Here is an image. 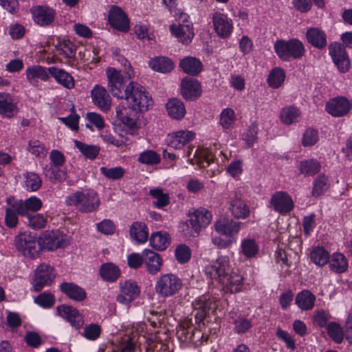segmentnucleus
<instances>
[{
  "mask_svg": "<svg viewBox=\"0 0 352 352\" xmlns=\"http://www.w3.org/2000/svg\"><path fill=\"white\" fill-rule=\"evenodd\" d=\"M17 250L25 256L35 258L39 252V241L36 234L30 232H23L15 239Z\"/></svg>",
  "mask_w": 352,
  "mask_h": 352,
  "instance_id": "423d86ee",
  "label": "nucleus"
},
{
  "mask_svg": "<svg viewBox=\"0 0 352 352\" xmlns=\"http://www.w3.org/2000/svg\"><path fill=\"white\" fill-rule=\"evenodd\" d=\"M34 21L38 25H50L56 17V11L47 6H34L30 9Z\"/></svg>",
  "mask_w": 352,
  "mask_h": 352,
  "instance_id": "f8f14e48",
  "label": "nucleus"
},
{
  "mask_svg": "<svg viewBox=\"0 0 352 352\" xmlns=\"http://www.w3.org/2000/svg\"><path fill=\"white\" fill-rule=\"evenodd\" d=\"M329 183L327 177L324 174L319 175L314 182L311 194L314 197L323 195L329 188Z\"/></svg>",
  "mask_w": 352,
  "mask_h": 352,
  "instance_id": "c03bdc74",
  "label": "nucleus"
},
{
  "mask_svg": "<svg viewBox=\"0 0 352 352\" xmlns=\"http://www.w3.org/2000/svg\"><path fill=\"white\" fill-rule=\"evenodd\" d=\"M235 121L234 111L230 108L224 109L220 115L219 124L223 129H229Z\"/></svg>",
  "mask_w": 352,
  "mask_h": 352,
  "instance_id": "13d9d810",
  "label": "nucleus"
},
{
  "mask_svg": "<svg viewBox=\"0 0 352 352\" xmlns=\"http://www.w3.org/2000/svg\"><path fill=\"white\" fill-rule=\"evenodd\" d=\"M160 155L153 150H146L140 153L138 161L143 164L154 165L160 162Z\"/></svg>",
  "mask_w": 352,
  "mask_h": 352,
  "instance_id": "603ef678",
  "label": "nucleus"
},
{
  "mask_svg": "<svg viewBox=\"0 0 352 352\" xmlns=\"http://www.w3.org/2000/svg\"><path fill=\"white\" fill-rule=\"evenodd\" d=\"M168 115L173 119L180 120L186 114V109L182 100L177 98L170 99L166 103Z\"/></svg>",
  "mask_w": 352,
  "mask_h": 352,
  "instance_id": "c9c22d12",
  "label": "nucleus"
},
{
  "mask_svg": "<svg viewBox=\"0 0 352 352\" xmlns=\"http://www.w3.org/2000/svg\"><path fill=\"white\" fill-rule=\"evenodd\" d=\"M142 254L146 270L151 274H157L162 265V258L160 255L147 249L142 252Z\"/></svg>",
  "mask_w": 352,
  "mask_h": 352,
  "instance_id": "a878e982",
  "label": "nucleus"
},
{
  "mask_svg": "<svg viewBox=\"0 0 352 352\" xmlns=\"http://www.w3.org/2000/svg\"><path fill=\"white\" fill-rule=\"evenodd\" d=\"M131 238L139 243H145L148 236V230L144 223L134 222L130 228Z\"/></svg>",
  "mask_w": 352,
  "mask_h": 352,
  "instance_id": "4c0bfd02",
  "label": "nucleus"
},
{
  "mask_svg": "<svg viewBox=\"0 0 352 352\" xmlns=\"http://www.w3.org/2000/svg\"><path fill=\"white\" fill-rule=\"evenodd\" d=\"M108 20L110 25L115 29L126 32L129 30V21L122 9L116 6H112L109 11Z\"/></svg>",
  "mask_w": 352,
  "mask_h": 352,
  "instance_id": "4468645a",
  "label": "nucleus"
},
{
  "mask_svg": "<svg viewBox=\"0 0 352 352\" xmlns=\"http://www.w3.org/2000/svg\"><path fill=\"white\" fill-rule=\"evenodd\" d=\"M91 97L95 105L104 111L111 107V98L104 87L96 85L91 91Z\"/></svg>",
  "mask_w": 352,
  "mask_h": 352,
  "instance_id": "4be33fe9",
  "label": "nucleus"
},
{
  "mask_svg": "<svg viewBox=\"0 0 352 352\" xmlns=\"http://www.w3.org/2000/svg\"><path fill=\"white\" fill-rule=\"evenodd\" d=\"M232 322L234 324L235 332L239 334L247 332L252 327L251 321L247 318L240 317L233 320Z\"/></svg>",
  "mask_w": 352,
  "mask_h": 352,
  "instance_id": "69168bd1",
  "label": "nucleus"
},
{
  "mask_svg": "<svg viewBox=\"0 0 352 352\" xmlns=\"http://www.w3.org/2000/svg\"><path fill=\"white\" fill-rule=\"evenodd\" d=\"M327 331L329 336L336 342L340 343L343 340V331L338 324L330 322L327 325Z\"/></svg>",
  "mask_w": 352,
  "mask_h": 352,
  "instance_id": "052dcab7",
  "label": "nucleus"
},
{
  "mask_svg": "<svg viewBox=\"0 0 352 352\" xmlns=\"http://www.w3.org/2000/svg\"><path fill=\"white\" fill-rule=\"evenodd\" d=\"M75 146L87 158L95 159L100 152V147L96 145H89L78 140H74Z\"/></svg>",
  "mask_w": 352,
  "mask_h": 352,
  "instance_id": "49530a36",
  "label": "nucleus"
},
{
  "mask_svg": "<svg viewBox=\"0 0 352 352\" xmlns=\"http://www.w3.org/2000/svg\"><path fill=\"white\" fill-rule=\"evenodd\" d=\"M149 195L157 199L153 202V204L158 208L166 206L169 204L168 194L163 192L162 189L160 188L151 189Z\"/></svg>",
  "mask_w": 352,
  "mask_h": 352,
  "instance_id": "3c124183",
  "label": "nucleus"
},
{
  "mask_svg": "<svg viewBox=\"0 0 352 352\" xmlns=\"http://www.w3.org/2000/svg\"><path fill=\"white\" fill-rule=\"evenodd\" d=\"M194 157H196L195 164L201 168H206L214 161L213 154L208 149H197L194 153Z\"/></svg>",
  "mask_w": 352,
  "mask_h": 352,
  "instance_id": "a18cd8bd",
  "label": "nucleus"
},
{
  "mask_svg": "<svg viewBox=\"0 0 352 352\" xmlns=\"http://www.w3.org/2000/svg\"><path fill=\"white\" fill-rule=\"evenodd\" d=\"M60 291L69 298L81 302L87 297L85 290L74 283L64 282L60 285Z\"/></svg>",
  "mask_w": 352,
  "mask_h": 352,
  "instance_id": "bb28decb",
  "label": "nucleus"
},
{
  "mask_svg": "<svg viewBox=\"0 0 352 352\" xmlns=\"http://www.w3.org/2000/svg\"><path fill=\"white\" fill-rule=\"evenodd\" d=\"M126 94L124 98L128 105H118L116 107V116L124 124L131 129L137 127L138 114L146 111L153 104L150 94L146 91L144 87L130 82L126 87Z\"/></svg>",
  "mask_w": 352,
  "mask_h": 352,
  "instance_id": "f257e3e1",
  "label": "nucleus"
},
{
  "mask_svg": "<svg viewBox=\"0 0 352 352\" xmlns=\"http://www.w3.org/2000/svg\"><path fill=\"white\" fill-rule=\"evenodd\" d=\"M300 115L301 113L298 109L294 107H287L281 110L280 118L282 122L289 125L298 122Z\"/></svg>",
  "mask_w": 352,
  "mask_h": 352,
  "instance_id": "79ce46f5",
  "label": "nucleus"
},
{
  "mask_svg": "<svg viewBox=\"0 0 352 352\" xmlns=\"http://www.w3.org/2000/svg\"><path fill=\"white\" fill-rule=\"evenodd\" d=\"M195 134L189 131H179L170 138L169 146L175 149H181L194 138Z\"/></svg>",
  "mask_w": 352,
  "mask_h": 352,
  "instance_id": "473e14b6",
  "label": "nucleus"
},
{
  "mask_svg": "<svg viewBox=\"0 0 352 352\" xmlns=\"http://www.w3.org/2000/svg\"><path fill=\"white\" fill-rule=\"evenodd\" d=\"M26 77L28 80L33 85H36L37 81L36 78H39L43 81L49 79V70L40 65H34L27 68Z\"/></svg>",
  "mask_w": 352,
  "mask_h": 352,
  "instance_id": "f704fd0d",
  "label": "nucleus"
},
{
  "mask_svg": "<svg viewBox=\"0 0 352 352\" xmlns=\"http://www.w3.org/2000/svg\"><path fill=\"white\" fill-rule=\"evenodd\" d=\"M179 66L182 70L191 76H197L203 68L201 62L195 57L187 56L181 60Z\"/></svg>",
  "mask_w": 352,
  "mask_h": 352,
  "instance_id": "2f4dec72",
  "label": "nucleus"
},
{
  "mask_svg": "<svg viewBox=\"0 0 352 352\" xmlns=\"http://www.w3.org/2000/svg\"><path fill=\"white\" fill-rule=\"evenodd\" d=\"M181 86L182 95L186 100H195L201 95V85L194 78H184Z\"/></svg>",
  "mask_w": 352,
  "mask_h": 352,
  "instance_id": "412c9836",
  "label": "nucleus"
},
{
  "mask_svg": "<svg viewBox=\"0 0 352 352\" xmlns=\"http://www.w3.org/2000/svg\"><path fill=\"white\" fill-rule=\"evenodd\" d=\"M176 260L179 263H186L191 257V250L185 244H179L175 250Z\"/></svg>",
  "mask_w": 352,
  "mask_h": 352,
  "instance_id": "4d7b16f0",
  "label": "nucleus"
},
{
  "mask_svg": "<svg viewBox=\"0 0 352 352\" xmlns=\"http://www.w3.org/2000/svg\"><path fill=\"white\" fill-rule=\"evenodd\" d=\"M58 50L60 51V54L64 55L67 58L72 59L75 58L76 47L69 41H64L60 43Z\"/></svg>",
  "mask_w": 352,
  "mask_h": 352,
  "instance_id": "0e129e2a",
  "label": "nucleus"
},
{
  "mask_svg": "<svg viewBox=\"0 0 352 352\" xmlns=\"http://www.w3.org/2000/svg\"><path fill=\"white\" fill-rule=\"evenodd\" d=\"M135 344L132 338L126 336L122 338L117 349L115 351L119 352H134Z\"/></svg>",
  "mask_w": 352,
  "mask_h": 352,
  "instance_id": "774afa93",
  "label": "nucleus"
},
{
  "mask_svg": "<svg viewBox=\"0 0 352 352\" xmlns=\"http://www.w3.org/2000/svg\"><path fill=\"white\" fill-rule=\"evenodd\" d=\"M318 133L315 129L309 128L305 130L302 139V144L304 146L314 145L318 141Z\"/></svg>",
  "mask_w": 352,
  "mask_h": 352,
  "instance_id": "e2e57ef3",
  "label": "nucleus"
},
{
  "mask_svg": "<svg viewBox=\"0 0 352 352\" xmlns=\"http://www.w3.org/2000/svg\"><path fill=\"white\" fill-rule=\"evenodd\" d=\"M183 286L182 280L175 274L161 275L156 280L155 290L162 298H168L177 294Z\"/></svg>",
  "mask_w": 352,
  "mask_h": 352,
  "instance_id": "39448f33",
  "label": "nucleus"
},
{
  "mask_svg": "<svg viewBox=\"0 0 352 352\" xmlns=\"http://www.w3.org/2000/svg\"><path fill=\"white\" fill-rule=\"evenodd\" d=\"M24 217L28 219V226L34 230L43 228L47 223L45 217L42 214H29V215H25Z\"/></svg>",
  "mask_w": 352,
  "mask_h": 352,
  "instance_id": "6e6d98bb",
  "label": "nucleus"
},
{
  "mask_svg": "<svg viewBox=\"0 0 352 352\" xmlns=\"http://www.w3.org/2000/svg\"><path fill=\"white\" fill-rule=\"evenodd\" d=\"M56 277L54 269L48 264L41 263L36 269L32 280L34 291L38 292L45 287L50 286Z\"/></svg>",
  "mask_w": 352,
  "mask_h": 352,
  "instance_id": "0eeeda50",
  "label": "nucleus"
},
{
  "mask_svg": "<svg viewBox=\"0 0 352 352\" xmlns=\"http://www.w3.org/2000/svg\"><path fill=\"white\" fill-rule=\"evenodd\" d=\"M229 210L237 219H245L250 214L248 206L236 195L230 200Z\"/></svg>",
  "mask_w": 352,
  "mask_h": 352,
  "instance_id": "c85d7f7f",
  "label": "nucleus"
},
{
  "mask_svg": "<svg viewBox=\"0 0 352 352\" xmlns=\"http://www.w3.org/2000/svg\"><path fill=\"white\" fill-rule=\"evenodd\" d=\"M320 164L314 159L303 160L300 162L298 170L305 177L314 176L319 173Z\"/></svg>",
  "mask_w": 352,
  "mask_h": 352,
  "instance_id": "a19ab883",
  "label": "nucleus"
},
{
  "mask_svg": "<svg viewBox=\"0 0 352 352\" xmlns=\"http://www.w3.org/2000/svg\"><path fill=\"white\" fill-rule=\"evenodd\" d=\"M192 305L196 310L195 317L197 322L203 321L210 312L214 313L217 307V302L206 296L200 297Z\"/></svg>",
  "mask_w": 352,
  "mask_h": 352,
  "instance_id": "dca6fc26",
  "label": "nucleus"
},
{
  "mask_svg": "<svg viewBox=\"0 0 352 352\" xmlns=\"http://www.w3.org/2000/svg\"><path fill=\"white\" fill-rule=\"evenodd\" d=\"M307 42L313 47L322 50L327 45L325 32L318 28H310L306 32Z\"/></svg>",
  "mask_w": 352,
  "mask_h": 352,
  "instance_id": "393cba45",
  "label": "nucleus"
},
{
  "mask_svg": "<svg viewBox=\"0 0 352 352\" xmlns=\"http://www.w3.org/2000/svg\"><path fill=\"white\" fill-rule=\"evenodd\" d=\"M310 258L316 265L324 266L329 261V254L323 248L316 247L311 252Z\"/></svg>",
  "mask_w": 352,
  "mask_h": 352,
  "instance_id": "de8ad7c7",
  "label": "nucleus"
},
{
  "mask_svg": "<svg viewBox=\"0 0 352 352\" xmlns=\"http://www.w3.org/2000/svg\"><path fill=\"white\" fill-rule=\"evenodd\" d=\"M42 201L39 198L32 196L24 201L22 199L15 201L14 208L16 209V212L19 216H25L29 215L31 212H37L42 208Z\"/></svg>",
  "mask_w": 352,
  "mask_h": 352,
  "instance_id": "6ab92c4d",
  "label": "nucleus"
},
{
  "mask_svg": "<svg viewBox=\"0 0 352 352\" xmlns=\"http://www.w3.org/2000/svg\"><path fill=\"white\" fill-rule=\"evenodd\" d=\"M189 217L187 226L192 228V234L198 235L202 228L210 224L212 214L206 208H200L189 214Z\"/></svg>",
  "mask_w": 352,
  "mask_h": 352,
  "instance_id": "9d476101",
  "label": "nucleus"
},
{
  "mask_svg": "<svg viewBox=\"0 0 352 352\" xmlns=\"http://www.w3.org/2000/svg\"><path fill=\"white\" fill-rule=\"evenodd\" d=\"M100 274L104 280L114 282L120 276V271L116 265L111 263H107L101 265Z\"/></svg>",
  "mask_w": 352,
  "mask_h": 352,
  "instance_id": "58836bf2",
  "label": "nucleus"
},
{
  "mask_svg": "<svg viewBox=\"0 0 352 352\" xmlns=\"http://www.w3.org/2000/svg\"><path fill=\"white\" fill-rule=\"evenodd\" d=\"M100 170L106 177L113 180L121 179L125 173L124 168L120 166L113 168L101 167Z\"/></svg>",
  "mask_w": 352,
  "mask_h": 352,
  "instance_id": "bf43d9fd",
  "label": "nucleus"
},
{
  "mask_svg": "<svg viewBox=\"0 0 352 352\" xmlns=\"http://www.w3.org/2000/svg\"><path fill=\"white\" fill-rule=\"evenodd\" d=\"M316 296L309 290L304 289L299 292L295 298V303L302 311H309L314 308Z\"/></svg>",
  "mask_w": 352,
  "mask_h": 352,
  "instance_id": "7c9ffc66",
  "label": "nucleus"
},
{
  "mask_svg": "<svg viewBox=\"0 0 352 352\" xmlns=\"http://www.w3.org/2000/svg\"><path fill=\"white\" fill-rule=\"evenodd\" d=\"M7 202L10 206V207L6 209L5 224L7 227L13 228H15L18 224L19 214L16 212V209L14 208L15 201L12 203L11 199L8 198L7 199Z\"/></svg>",
  "mask_w": 352,
  "mask_h": 352,
  "instance_id": "09e8293b",
  "label": "nucleus"
},
{
  "mask_svg": "<svg viewBox=\"0 0 352 352\" xmlns=\"http://www.w3.org/2000/svg\"><path fill=\"white\" fill-rule=\"evenodd\" d=\"M170 30L179 41L185 45L190 43L195 35L192 25L189 23L179 24V25H171Z\"/></svg>",
  "mask_w": 352,
  "mask_h": 352,
  "instance_id": "b1692460",
  "label": "nucleus"
},
{
  "mask_svg": "<svg viewBox=\"0 0 352 352\" xmlns=\"http://www.w3.org/2000/svg\"><path fill=\"white\" fill-rule=\"evenodd\" d=\"M24 177L25 179V187L28 191H36L41 188L42 179L38 174L28 172L24 175Z\"/></svg>",
  "mask_w": 352,
  "mask_h": 352,
  "instance_id": "864d4df0",
  "label": "nucleus"
},
{
  "mask_svg": "<svg viewBox=\"0 0 352 352\" xmlns=\"http://www.w3.org/2000/svg\"><path fill=\"white\" fill-rule=\"evenodd\" d=\"M328 262L331 270L337 273L344 272L348 267L346 258L340 253L333 254L332 258Z\"/></svg>",
  "mask_w": 352,
  "mask_h": 352,
  "instance_id": "37998d69",
  "label": "nucleus"
},
{
  "mask_svg": "<svg viewBox=\"0 0 352 352\" xmlns=\"http://www.w3.org/2000/svg\"><path fill=\"white\" fill-rule=\"evenodd\" d=\"M206 274L212 279L218 280L227 292L237 293L243 285V276L233 272L227 256H219L214 263L206 267Z\"/></svg>",
  "mask_w": 352,
  "mask_h": 352,
  "instance_id": "f03ea898",
  "label": "nucleus"
},
{
  "mask_svg": "<svg viewBox=\"0 0 352 352\" xmlns=\"http://www.w3.org/2000/svg\"><path fill=\"white\" fill-rule=\"evenodd\" d=\"M58 315L66 319L76 329L84 324V320L77 309L72 306L62 305L56 308Z\"/></svg>",
  "mask_w": 352,
  "mask_h": 352,
  "instance_id": "a211bd4d",
  "label": "nucleus"
},
{
  "mask_svg": "<svg viewBox=\"0 0 352 352\" xmlns=\"http://www.w3.org/2000/svg\"><path fill=\"white\" fill-rule=\"evenodd\" d=\"M16 113L17 107L14 102L13 96L9 93H0V115L10 118Z\"/></svg>",
  "mask_w": 352,
  "mask_h": 352,
  "instance_id": "cd10ccee",
  "label": "nucleus"
},
{
  "mask_svg": "<svg viewBox=\"0 0 352 352\" xmlns=\"http://www.w3.org/2000/svg\"><path fill=\"white\" fill-rule=\"evenodd\" d=\"M170 236L166 232H156L151 234L150 244L155 250L162 251L170 244Z\"/></svg>",
  "mask_w": 352,
  "mask_h": 352,
  "instance_id": "e433bc0d",
  "label": "nucleus"
},
{
  "mask_svg": "<svg viewBox=\"0 0 352 352\" xmlns=\"http://www.w3.org/2000/svg\"><path fill=\"white\" fill-rule=\"evenodd\" d=\"M285 79V73L280 67H275L273 69L267 78L269 86L272 88H278L283 83Z\"/></svg>",
  "mask_w": 352,
  "mask_h": 352,
  "instance_id": "8fccbe9b",
  "label": "nucleus"
},
{
  "mask_svg": "<svg viewBox=\"0 0 352 352\" xmlns=\"http://www.w3.org/2000/svg\"><path fill=\"white\" fill-rule=\"evenodd\" d=\"M101 331L100 325L91 323L85 327L82 336L87 340H95L100 337Z\"/></svg>",
  "mask_w": 352,
  "mask_h": 352,
  "instance_id": "680f3d73",
  "label": "nucleus"
},
{
  "mask_svg": "<svg viewBox=\"0 0 352 352\" xmlns=\"http://www.w3.org/2000/svg\"><path fill=\"white\" fill-rule=\"evenodd\" d=\"M148 65L154 71L164 74L171 72L174 68L171 59L165 56H157L151 59Z\"/></svg>",
  "mask_w": 352,
  "mask_h": 352,
  "instance_id": "72a5a7b5",
  "label": "nucleus"
},
{
  "mask_svg": "<svg viewBox=\"0 0 352 352\" xmlns=\"http://www.w3.org/2000/svg\"><path fill=\"white\" fill-rule=\"evenodd\" d=\"M50 74L54 78L56 82L67 89H72L74 87L73 77L63 69L51 67L48 68Z\"/></svg>",
  "mask_w": 352,
  "mask_h": 352,
  "instance_id": "c756f323",
  "label": "nucleus"
},
{
  "mask_svg": "<svg viewBox=\"0 0 352 352\" xmlns=\"http://www.w3.org/2000/svg\"><path fill=\"white\" fill-rule=\"evenodd\" d=\"M212 22L217 34L221 38H227L232 31V23L226 15L219 12L213 14Z\"/></svg>",
  "mask_w": 352,
  "mask_h": 352,
  "instance_id": "aec40b11",
  "label": "nucleus"
},
{
  "mask_svg": "<svg viewBox=\"0 0 352 352\" xmlns=\"http://www.w3.org/2000/svg\"><path fill=\"white\" fill-rule=\"evenodd\" d=\"M258 128L255 123H252L244 133V140L249 146H252L257 140Z\"/></svg>",
  "mask_w": 352,
  "mask_h": 352,
  "instance_id": "338daca9",
  "label": "nucleus"
},
{
  "mask_svg": "<svg viewBox=\"0 0 352 352\" xmlns=\"http://www.w3.org/2000/svg\"><path fill=\"white\" fill-rule=\"evenodd\" d=\"M270 204L275 211L281 214L289 213L294 206L291 196L285 191L274 192L270 198Z\"/></svg>",
  "mask_w": 352,
  "mask_h": 352,
  "instance_id": "9b49d317",
  "label": "nucleus"
},
{
  "mask_svg": "<svg viewBox=\"0 0 352 352\" xmlns=\"http://www.w3.org/2000/svg\"><path fill=\"white\" fill-rule=\"evenodd\" d=\"M65 202L82 213L94 212L100 205L98 194L92 190H78L67 196Z\"/></svg>",
  "mask_w": 352,
  "mask_h": 352,
  "instance_id": "7ed1b4c3",
  "label": "nucleus"
},
{
  "mask_svg": "<svg viewBox=\"0 0 352 352\" xmlns=\"http://www.w3.org/2000/svg\"><path fill=\"white\" fill-rule=\"evenodd\" d=\"M274 50L278 57L285 61L300 58L305 52L302 43L296 38L278 40L274 43Z\"/></svg>",
  "mask_w": 352,
  "mask_h": 352,
  "instance_id": "20e7f679",
  "label": "nucleus"
},
{
  "mask_svg": "<svg viewBox=\"0 0 352 352\" xmlns=\"http://www.w3.org/2000/svg\"><path fill=\"white\" fill-rule=\"evenodd\" d=\"M258 245L252 239H244L241 241L239 253L247 258L256 257L258 253Z\"/></svg>",
  "mask_w": 352,
  "mask_h": 352,
  "instance_id": "ea45409f",
  "label": "nucleus"
},
{
  "mask_svg": "<svg viewBox=\"0 0 352 352\" xmlns=\"http://www.w3.org/2000/svg\"><path fill=\"white\" fill-rule=\"evenodd\" d=\"M67 245V242L64 236L56 231L46 230L39 238V245L48 250L64 248Z\"/></svg>",
  "mask_w": 352,
  "mask_h": 352,
  "instance_id": "ddd939ff",
  "label": "nucleus"
},
{
  "mask_svg": "<svg viewBox=\"0 0 352 352\" xmlns=\"http://www.w3.org/2000/svg\"><path fill=\"white\" fill-rule=\"evenodd\" d=\"M120 292L116 300L119 303L123 305H129L136 299L140 294V289L138 284L131 280L120 283Z\"/></svg>",
  "mask_w": 352,
  "mask_h": 352,
  "instance_id": "2eb2a0df",
  "label": "nucleus"
},
{
  "mask_svg": "<svg viewBox=\"0 0 352 352\" xmlns=\"http://www.w3.org/2000/svg\"><path fill=\"white\" fill-rule=\"evenodd\" d=\"M329 52L333 63L342 73L346 72L350 68V60L342 44L337 42L330 43Z\"/></svg>",
  "mask_w": 352,
  "mask_h": 352,
  "instance_id": "1a4fd4ad",
  "label": "nucleus"
},
{
  "mask_svg": "<svg viewBox=\"0 0 352 352\" xmlns=\"http://www.w3.org/2000/svg\"><path fill=\"white\" fill-rule=\"evenodd\" d=\"M34 302L43 309H50L54 305L56 298L54 294L45 292L36 296Z\"/></svg>",
  "mask_w": 352,
  "mask_h": 352,
  "instance_id": "5fc2aeb1",
  "label": "nucleus"
},
{
  "mask_svg": "<svg viewBox=\"0 0 352 352\" xmlns=\"http://www.w3.org/2000/svg\"><path fill=\"white\" fill-rule=\"evenodd\" d=\"M241 224V222L223 217L215 223L214 227L217 232L226 236H232L239 232Z\"/></svg>",
  "mask_w": 352,
  "mask_h": 352,
  "instance_id": "5701e85b",
  "label": "nucleus"
},
{
  "mask_svg": "<svg viewBox=\"0 0 352 352\" xmlns=\"http://www.w3.org/2000/svg\"><path fill=\"white\" fill-rule=\"evenodd\" d=\"M107 76L109 91L114 97L124 99L126 94V78L123 76L120 71L114 68H109L107 70Z\"/></svg>",
  "mask_w": 352,
  "mask_h": 352,
  "instance_id": "6e6552de",
  "label": "nucleus"
},
{
  "mask_svg": "<svg viewBox=\"0 0 352 352\" xmlns=\"http://www.w3.org/2000/svg\"><path fill=\"white\" fill-rule=\"evenodd\" d=\"M351 103L344 97H337L330 100L326 104V111L333 117L346 116L350 111Z\"/></svg>",
  "mask_w": 352,
  "mask_h": 352,
  "instance_id": "f3484780",
  "label": "nucleus"
}]
</instances>
